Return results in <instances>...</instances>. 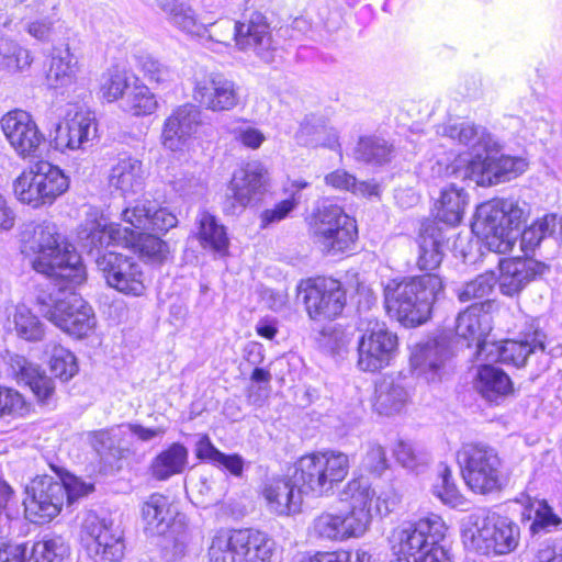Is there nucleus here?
<instances>
[{
  "label": "nucleus",
  "instance_id": "f257e3e1",
  "mask_svg": "<svg viewBox=\"0 0 562 562\" xmlns=\"http://www.w3.org/2000/svg\"><path fill=\"white\" fill-rule=\"evenodd\" d=\"M24 259L53 281L36 299L41 314L65 333L86 337L95 326L92 307L74 289L86 280V269L75 247L48 221L27 223L20 233Z\"/></svg>",
  "mask_w": 562,
  "mask_h": 562
},
{
  "label": "nucleus",
  "instance_id": "f03ea898",
  "mask_svg": "<svg viewBox=\"0 0 562 562\" xmlns=\"http://www.w3.org/2000/svg\"><path fill=\"white\" fill-rule=\"evenodd\" d=\"M493 302L485 300L472 304L459 313L456 319L457 337L467 341V346H476V357L484 361L524 367L528 357L538 351H546L547 335L536 319L526 322L517 338L505 341H487L485 339L488 326L487 311Z\"/></svg>",
  "mask_w": 562,
  "mask_h": 562
},
{
  "label": "nucleus",
  "instance_id": "7ed1b4c3",
  "mask_svg": "<svg viewBox=\"0 0 562 562\" xmlns=\"http://www.w3.org/2000/svg\"><path fill=\"white\" fill-rule=\"evenodd\" d=\"M526 204L520 206L513 199H493L477 206L472 232L480 236L486 247L497 254L512 251L520 237L524 251L535 250L541 241L550 238L547 216L539 218L521 231L527 218Z\"/></svg>",
  "mask_w": 562,
  "mask_h": 562
},
{
  "label": "nucleus",
  "instance_id": "20e7f679",
  "mask_svg": "<svg viewBox=\"0 0 562 562\" xmlns=\"http://www.w3.org/2000/svg\"><path fill=\"white\" fill-rule=\"evenodd\" d=\"M443 292L439 276L392 279L384 284V305L389 314L406 327H416L430 317L435 301Z\"/></svg>",
  "mask_w": 562,
  "mask_h": 562
},
{
  "label": "nucleus",
  "instance_id": "39448f33",
  "mask_svg": "<svg viewBox=\"0 0 562 562\" xmlns=\"http://www.w3.org/2000/svg\"><path fill=\"white\" fill-rule=\"evenodd\" d=\"M464 547L475 553L491 557L514 552L520 540L519 526L490 508L470 514L462 529Z\"/></svg>",
  "mask_w": 562,
  "mask_h": 562
},
{
  "label": "nucleus",
  "instance_id": "423d86ee",
  "mask_svg": "<svg viewBox=\"0 0 562 562\" xmlns=\"http://www.w3.org/2000/svg\"><path fill=\"white\" fill-rule=\"evenodd\" d=\"M93 486L74 475L57 480L50 475L36 476L26 486L23 501L25 515L34 524H44L55 518L66 502L70 507L79 498L92 492Z\"/></svg>",
  "mask_w": 562,
  "mask_h": 562
},
{
  "label": "nucleus",
  "instance_id": "0eeeda50",
  "mask_svg": "<svg viewBox=\"0 0 562 562\" xmlns=\"http://www.w3.org/2000/svg\"><path fill=\"white\" fill-rule=\"evenodd\" d=\"M145 529L153 536H164L162 551L168 561L186 557L194 540L193 530L186 522V516L178 514L168 496L150 494L140 507Z\"/></svg>",
  "mask_w": 562,
  "mask_h": 562
},
{
  "label": "nucleus",
  "instance_id": "6e6552de",
  "mask_svg": "<svg viewBox=\"0 0 562 562\" xmlns=\"http://www.w3.org/2000/svg\"><path fill=\"white\" fill-rule=\"evenodd\" d=\"M210 37L222 44H228L234 38L239 49L252 52L266 64H273L282 58L270 24L260 12H252L238 22L220 20L212 25Z\"/></svg>",
  "mask_w": 562,
  "mask_h": 562
},
{
  "label": "nucleus",
  "instance_id": "1a4fd4ad",
  "mask_svg": "<svg viewBox=\"0 0 562 562\" xmlns=\"http://www.w3.org/2000/svg\"><path fill=\"white\" fill-rule=\"evenodd\" d=\"M277 551L274 539L258 529L220 530L211 539L207 562H276Z\"/></svg>",
  "mask_w": 562,
  "mask_h": 562
},
{
  "label": "nucleus",
  "instance_id": "9d476101",
  "mask_svg": "<svg viewBox=\"0 0 562 562\" xmlns=\"http://www.w3.org/2000/svg\"><path fill=\"white\" fill-rule=\"evenodd\" d=\"M497 151H484L474 158L458 157L446 166V177L470 179L481 187H492L510 181L522 175L528 161L522 157L509 155L495 156Z\"/></svg>",
  "mask_w": 562,
  "mask_h": 562
},
{
  "label": "nucleus",
  "instance_id": "9b49d317",
  "mask_svg": "<svg viewBox=\"0 0 562 562\" xmlns=\"http://www.w3.org/2000/svg\"><path fill=\"white\" fill-rule=\"evenodd\" d=\"M349 458L338 451H326L301 457L295 463L292 477L299 492L322 496L341 482L349 471Z\"/></svg>",
  "mask_w": 562,
  "mask_h": 562
},
{
  "label": "nucleus",
  "instance_id": "f8f14e48",
  "mask_svg": "<svg viewBox=\"0 0 562 562\" xmlns=\"http://www.w3.org/2000/svg\"><path fill=\"white\" fill-rule=\"evenodd\" d=\"M467 485L477 494L503 487L502 460L496 450L484 443H464L457 454Z\"/></svg>",
  "mask_w": 562,
  "mask_h": 562
},
{
  "label": "nucleus",
  "instance_id": "ddd939ff",
  "mask_svg": "<svg viewBox=\"0 0 562 562\" xmlns=\"http://www.w3.org/2000/svg\"><path fill=\"white\" fill-rule=\"evenodd\" d=\"M68 187V178L61 169L46 160H40L15 179L13 191L22 203L40 207L52 204Z\"/></svg>",
  "mask_w": 562,
  "mask_h": 562
},
{
  "label": "nucleus",
  "instance_id": "4468645a",
  "mask_svg": "<svg viewBox=\"0 0 562 562\" xmlns=\"http://www.w3.org/2000/svg\"><path fill=\"white\" fill-rule=\"evenodd\" d=\"M314 240L328 255L344 252L355 244L358 229L355 218L336 204L324 203L312 223Z\"/></svg>",
  "mask_w": 562,
  "mask_h": 562
},
{
  "label": "nucleus",
  "instance_id": "2eb2a0df",
  "mask_svg": "<svg viewBox=\"0 0 562 562\" xmlns=\"http://www.w3.org/2000/svg\"><path fill=\"white\" fill-rule=\"evenodd\" d=\"M359 329L362 334L357 346L358 368L378 372L387 367L396 352L397 336L376 318L362 321Z\"/></svg>",
  "mask_w": 562,
  "mask_h": 562
},
{
  "label": "nucleus",
  "instance_id": "dca6fc26",
  "mask_svg": "<svg viewBox=\"0 0 562 562\" xmlns=\"http://www.w3.org/2000/svg\"><path fill=\"white\" fill-rule=\"evenodd\" d=\"M375 499L374 509L378 515L390 514L398 499L392 492H383L379 495L371 487L369 479L359 476L350 480L340 492V501L349 504L346 514L350 518H361L362 530L366 532L372 520V503Z\"/></svg>",
  "mask_w": 562,
  "mask_h": 562
},
{
  "label": "nucleus",
  "instance_id": "f3484780",
  "mask_svg": "<svg viewBox=\"0 0 562 562\" xmlns=\"http://www.w3.org/2000/svg\"><path fill=\"white\" fill-rule=\"evenodd\" d=\"M81 540L95 562L120 561L124 557L123 531L113 521L88 514L81 527Z\"/></svg>",
  "mask_w": 562,
  "mask_h": 562
},
{
  "label": "nucleus",
  "instance_id": "a211bd4d",
  "mask_svg": "<svg viewBox=\"0 0 562 562\" xmlns=\"http://www.w3.org/2000/svg\"><path fill=\"white\" fill-rule=\"evenodd\" d=\"M95 263L109 286L126 295L140 296L145 293V277L133 257L109 250L95 257Z\"/></svg>",
  "mask_w": 562,
  "mask_h": 562
},
{
  "label": "nucleus",
  "instance_id": "6ab92c4d",
  "mask_svg": "<svg viewBox=\"0 0 562 562\" xmlns=\"http://www.w3.org/2000/svg\"><path fill=\"white\" fill-rule=\"evenodd\" d=\"M303 292V302L313 319L333 318L341 314L346 305V291L341 283L331 278H318L307 281Z\"/></svg>",
  "mask_w": 562,
  "mask_h": 562
},
{
  "label": "nucleus",
  "instance_id": "aec40b11",
  "mask_svg": "<svg viewBox=\"0 0 562 562\" xmlns=\"http://www.w3.org/2000/svg\"><path fill=\"white\" fill-rule=\"evenodd\" d=\"M451 357V341L447 336L420 341L411 351L412 372L427 383L438 382L441 380L446 363Z\"/></svg>",
  "mask_w": 562,
  "mask_h": 562
},
{
  "label": "nucleus",
  "instance_id": "412c9836",
  "mask_svg": "<svg viewBox=\"0 0 562 562\" xmlns=\"http://www.w3.org/2000/svg\"><path fill=\"white\" fill-rule=\"evenodd\" d=\"M0 125L5 139L19 157L36 156L44 135L29 112L10 111L1 117Z\"/></svg>",
  "mask_w": 562,
  "mask_h": 562
},
{
  "label": "nucleus",
  "instance_id": "4be33fe9",
  "mask_svg": "<svg viewBox=\"0 0 562 562\" xmlns=\"http://www.w3.org/2000/svg\"><path fill=\"white\" fill-rule=\"evenodd\" d=\"M199 106L186 103L177 106L164 122L161 143L172 151L181 150L202 124Z\"/></svg>",
  "mask_w": 562,
  "mask_h": 562
},
{
  "label": "nucleus",
  "instance_id": "5701e85b",
  "mask_svg": "<svg viewBox=\"0 0 562 562\" xmlns=\"http://www.w3.org/2000/svg\"><path fill=\"white\" fill-rule=\"evenodd\" d=\"M193 98L201 106L213 112L229 111L239 102L238 89L234 81L221 74L198 80Z\"/></svg>",
  "mask_w": 562,
  "mask_h": 562
},
{
  "label": "nucleus",
  "instance_id": "b1692460",
  "mask_svg": "<svg viewBox=\"0 0 562 562\" xmlns=\"http://www.w3.org/2000/svg\"><path fill=\"white\" fill-rule=\"evenodd\" d=\"M127 429L131 435L135 436L140 441H150L156 437H161L165 434V429L147 428L139 424H124L116 428L100 429L91 435V443L99 456L105 461L113 459L117 462L125 458L127 450L115 446V438L120 434H125L123 429ZM111 463V461H109Z\"/></svg>",
  "mask_w": 562,
  "mask_h": 562
},
{
  "label": "nucleus",
  "instance_id": "393cba45",
  "mask_svg": "<svg viewBox=\"0 0 562 562\" xmlns=\"http://www.w3.org/2000/svg\"><path fill=\"white\" fill-rule=\"evenodd\" d=\"M548 266L532 258H512L499 261V276L497 283L504 295L518 294L532 279L542 276Z\"/></svg>",
  "mask_w": 562,
  "mask_h": 562
},
{
  "label": "nucleus",
  "instance_id": "a878e982",
  "mask_svg": "<svg viewBox=\"0 0 562 562\" xmlns=\"http://www.w3.org/2000/svg\"><path fill=\"white\" fill-rule=\"evenodd\" d=\"M268 187V171L259 161L247 162L235 171L231 180L229 189L235 202L240 207L259 201Z\"/></svg>",
  "mask_w": 562,
  "mask_h": 562
},
{
  "label": "nucleus",
  "instance_id": "bb28decb",
  "mask_svg": "<svg viewBox=\"0 0 562 562\" xmlns=\"http://www.w3.org/2000/svg\"><path fill=\"white\" fill-rule=\"evenodd\" d=\"M360 522L361 518H350L346 513L323 512L313 519L308 533L322 541H345L364 533Z\"/></svg>",
  "mask_w": 562,
  "mask_h": 562
},
{
  "label": "nucleus",
  "instance_id": "cd10ccee",
  "mask_svg": "<svg viewBox=\"0 0 562 562\" xmlns=\"http://www.w3.org/2000/svg\"><path fill=\"white\" fill-rule=\"evenodd\" d=\"M82 247L90 254L95 251V256H102V250L109 246H124L133 243L134 235L128 226H122L117 223H105L103 221L86 222L79 233Z\"/></svg>",
  "mask_w": 562,
  "mask_h": 562
},
{
  "label": "nucleus",
  "instance_id": "c85d7f7f",
  "mask_svg": "<svg viewBox=\"0 0 562 562\" xmlns=\"http://www.w3.org/2000/svg\"><path fill=\"white\" fill-rule=\"evenodd\" d=\"M122 221L133 228L166 233L178 223L177 216L167 207L156 209L149 200L137 201L122 211Z\"/></svg>",
  "mask_w": 562,
  "mask_h": 562
},
{
  "label": "nucleus",
  "instance_id": "c756f323",
  "mask_svg": "<svg viewBox=\"0 0 562 562\" xmlns=\"http://www.w3.org/2000/svg\"><path fill=\"white\" fill-rule=\"evenodd\" d=\"M94 121V116L87 111H77L72 116L68 114L65 122L55 128L52 140L54 147L60 151L83 148L95 134Z\"/></svg>",
  "mask_w": 562,
  "mask_h": 562
},
{
  "label": "nucleus",
  "instance_id": "7c9ffc66",
  "mask_svg": "<svg viewBox=\"0 0 562 562\" xmlns=\"http://www.w3.org/2000/svg\"><path fill=\"white\" fill-rule=\"evenodd\" d=\"M301 494L292 475L268 480L261 491L268 510L277 516H291L299 513L302 503Z\"/></svg>",
  "mask_w": 562,
  "mask_h": 562
},
{
  "label": "nucleus",
  "instance_id": "2f4dec72",
  "mask_svg": "<svg viewBox=\"0 0 562 562\" xmlns=\"http://www.w3.org/2000/svg\"><path fill=\"white\" fill-rule=\"evenodd\" d=\"M447 239V232L440 226V223L432 220L422 223L416 239L418 245L417 266L420 270H435L440 266Z\"/></svg>",
  "mask_w": 562,
  "mask_h": 562
},
{
  "label": "nucleus",
  "instance_id": "473e14b6",
  "mask_svg": "<svg viewBox=\"0 0 562 562\" xmlns=\"http://www.w3.org/2000/svg\"><path fill=\"white\" fill-rule=\"evenodd\" d=\"M9 366L19 384L29 386L42 403L48 402L55 391V384L37 364L30 362L23 356L13 355L9 359Z\"/></svg>",
  "mask_w": 562,
  "mask_h": 562
},
{
  "label": "nucleus",
  "instance_id": "72a5a7b5",
  "mask_svg": "<svg viewBox=\"0 0 562 562\" xmlns=\"http://www.w3.org/2000/svg\"><path fill=\"white\" fill-rule=\"evenodd\" d=\"M443 135L471 148V158L484 151H497L501 146L494 136L483 126L469 122L449 124L443 127Z\"/></svg>",
  "mask_w": 562,
  "mask_h": 562
},
{
  "label": "nucleus",
  "instance_id": "f704fd0d",
  "mask_svg": "<svg viewBox=\"0 0 562 562\" xmlns=\"http://www.w3.org/2000/svg\"><path fill=\"white\" fill-rule=\"evenodd\" d=\"M189 464V450L180 442H173L156 454L149 465L148 474L158 482H165L182 474Z\"/></svg>",
  "mask_w": 562,
  "mask_h": 562
},
{
  "label": "nucleus",
  "instance_id": "c9c22d12",
  "mask_svg": "<svg viewBox=\"0 0 562 562\" xmlns=\"http://www.w3.org/2000/svg\"><path fill=\"white\" fill-rule=\"evenodd\" d=\"M13 502L12 487L5 481L0 480V562H27L25 559L26 548L7 540L11 519L9 510Z\"/></svg>",
  "mask_w": 562,
  "mask_h": 562
},
{
  "label": "nucleus",
  "instance_id": "e433bc0d",
  "mask_svg": "<svg viewBox=\"0 0 562 562\" xmlns=\"http://www.w3.org/2000/svg\"><path fill=\"white\" fill-rule=\"evenodd\" d=\"M475 387L487 402L499 404L513 391V382L507 373L492 364H483L477 370Z\"/></svg>",
  "mask_w": 562,
  "mask_h": 562
},
{
  "label": "nucleus",
  "instance_id": "4c0bfd02",
  "mask_svg": "<svg viewBox=\"0 0 562 562\" xmlns=\"http://www.w3.org/2000/svg\"><path fill=\"white\" fill-rule=\"evenodd\" d=\"M295 140L302 146H323L329 149L339 147L336 130L327 126L322 117L315 115H306L300 123L295 133Z\"/></svg>",
  "mask_w": 562,
  "mask_h": 562
},
{
  "label": "nucleus",
  "instance_id": "58836bf2",
  "mask_svg": "<svg viewBox=\"0 0 562 562\" xmlns=\"http://www.w3.org/2000/svg\"><path fill=\"white\" fill-rule=\"evenodd\" d=\"M468 203L469 194L463 188H458L456 184L443 188L436 204L437 222L449 226L458 225L463 218Z\"/></svg>",
  "mask_w": 562,
  "mask_h": 562
},
{
  "label": "nucleus",
  "instance_id": "ea45409f",
  "mask_svg": "<svg viewBox=\"0 0 562 562\" xmlns=\"http://www.w3.org/2000/svg\"><path fill=\"white\" fill-rule=\"evenodd\" d=\"M143 164L131 156L120 158L112 167L109 177L110 186L123 194L137 192L143 186Z\"/></svg>",
  "mask_w": 562,
  "mask_h": 562
},
{
  "label": "nucleus",
  "instance_id": "a19ab883",
  "mask_svg": "<svg viewBox=\"0 0 562 562\" xmlns=\"http://www.w3.org/2000/svg\"><path fill=\"white\" fill-rule=\"evenodd\" d=\"M393 155V145L376 135L361 136L353 149V158L357 161L372 166L390 162Z\"/></svg>",
  "mask_w": 562,
  "mask_h": 562
},
{
  "label": "nucleus",
  "instance_id": "79ce46f5",
  "mask_svg": "<svg viewBox=\"0 0 562 562\" xmlns=\"http://www.w3.org/2000/svg\"><path fill=\"white\" fill-rule=\"evenodd\" d=\"M198 238L204 248L224 254L228 248V237L224 225L207 211H201L196 217Z\"/></svg>",
  "mask_w": 562,
  "mask_h": 562
},
{
  "label": "nucleus",
  "instance_id": "37998d69",
  "mask_svg": "<svg viewBox=\"0 0 562 562\" xmlns=\"http://www.w3.org/2000/svg\"><path fill=\"white\" fill-rule=\"evenodd\" d=\"M198 459L209 461L217 467H223L235 476H240L244 470V460L238 454H225L211 441L207 435H203L195 443Z\"/></svg>",
  "mask_w": 562,
  "mask_h": 562
},
{
  "label": "nucleus",
  "instance_id": "c03bdc74",
  "mask_svg": "<svg viewBox=\"0 0 562 562\" xmlns=\"http://www.w3.org/2000/svg\"><path fill=\"white\" fill-rule=\"evenodd\" d=\"M128 227L135 238L133 243H127L124 247L133 248L142 258L150 262L161 263L167 259L169 247L166 241L147 233V231H139L132 226Z\"/></svg>",
  "mask_w": 562,
  "mask_h": 562
},
{
  "label": "nucleus",
  "instance_id": "a18cd8bd",
  "mask_svg": "<svg viewBox=\"0 0 562 562\" xmlns=\"http://www.w3.org/2000/svg\"><path fill=\"white\" fill-rule=\"evenodd\" d=\"M408 400L407 391L400 384L383 381L375 389L374 407L380 415L400 413Z\"/></svg>",
  "mask_w": 562,
  "mask_h": 562
},
{
  "label": "nucleus",
  "instance_id": "49530a36",
  "mask_svg": "<svg viewBox=\"0 0 562 562\" xmlns=\"http://www.w3.org/2000/svg\"><path fill=\"white\" fill-rule=\"evenodd\" d=\"M77 72V59L68 48L59 50L52 57L47 71V82L52 88H61L70 85Z\"/></svg>",
  "mask_w": 562,
  "mask_h": 562
},
{
  "label": "nucleus",
  "instance_id": "de8ad7c7",
  "mask_svg": "<svg viewBox=\"0 0 562 562\" xmlns=\"http://www.w3.org/2000/svg\"><path fill=\"white\" fill-rule=\"evenodd\" d=\"M325 183L336 190L351 191L362 196H375L380 188L375 182H358L356 177L344 169H337L325 176Z\"/></svg>",
  "mask_w": 562,
  "mask_h": 562
},
{
  "label": "nucleus",
  "instance_id": "09e8293b",
  "mask_svg": "<svg viewBox=\"0 0 562 562\" xmlns=\"http://www.w3.org/2000/svg\"><path fill=\"white\" fill-rule=\"evenodd\" d=\"M497 284V274L494 271H485L456 290L458 300L468 303L473 300H482L488 296Z\"/></svg>",
  "mask_w": 562,
  "mask_h": 562
},
{
  "label": "nucleus",
  "instance_id": "8fccbe9b",
  "mask_svg": "<svg viewBox=\"0 0 562 562\" xmlns=\"http://www.w3.org/2000/svg\"><path fill=\"white\" fill-rule=\"evenodd\" d=\"M157 108L155 94L145 85L135 86L122 102V109L134 116L150 115Z\"/></svg>",
  "mask_w": 562,
  "mask_h": 562
},
{
  "label": "nucleus",
  "instance_id": "3c124183",
  "mask_svg": "<svg viewBox=\"0 0 562 562\" xmlns=\"http://www.w3.org/2000/svg\"><path fill=\"white\" fill-rule=\"evenodd\" d=\"M26 48L8 38H0V67L11 72L23 71L32 64Z\"/></svg>",
  "mask_w": 562,
  "mask_h": 562
},
{
  "label": "nucleus",
  "instance_id": "603ef678",
  "mask_svg": "<svg viewBox=\"0 0 562 562\" xmlns=\"http://www.w3.org/2000/svg\"><path fill=\"white\" fill-rule=\"evenodd\" d=\"M69 547L61 537L43 539L33 544L27 562H63Z\"/></svg>",
  "mask_w": 562,
  "mask_h": 562
},
{
  "label": "nucleus",
  "instance_id": "864d4df0",
  "mask_svg": "<svg viewBox=\"0 0 562 562\" xmlns=\"http://www.w3.org/2000/svg\"><path fill=\"white\" fill-rule=\"evenodd\" d=\"M16 335L26 341H40L44 337V325L26 306H18L13 315Z\"/></svg>",
  "mask_w": 562,
  "mask_h": 562
},
{
  "label": "nucleus",
  "instance_id": "5fc2aeb1",
  "mask_svg": "<svg viewBox=\"0 0 562 562\" xmlns=\"http://www.w3.org/2000/svg\"><path fill=\"white\" fill-rule=\"evenodd\" d=\"M432 492L443 504L451 507H458L464 503L452 479L451 470L443 463L439 465L438 479L432 486Z\"/></svg>",
  "mask_w": 562,
  "mask_h": 562
},
{
  "label": "nucleus",
  "instance_id": "6e6d98bb",
  "mask_svg": "<svg viewBox=\"0 0 562 562\" xmlns=\"http://www.w3.org/2000/svg\"><path fill=\"white\" fill-rule=\"evenodd\" d=\"M137 68L149 82L162 86L172 80V70L150 54L137 56Z\"/></svg>",
  "mask_w": 562,
  "mask_h": 562
},
{
  "label": "nucleus",
  "instance_id": "4d7b16f0",
  "mask_svg": "<svg viewBox=\"0 0 562 562\" xmlns=\"http://www.w3.org/2000/svg\"><path fill=\"white\" fill-rule=\"evenodd\" d=\"M49 367L52 373L63 381L70 380L78 371L74 353L57 345L52 348Z\"/></svg>",
  "mask_w": 562,
  "mask_h": 562
},
{
  "label": "nucleus",
  "instance_id": "13d9d810",
  "mask_svg": "<svg viewBox=\"0 0 562 562\" xmlns=\"http://www.w3.org/2000/svg\"><path fill=\"white\" fill-rule=\"evenodd\" d=\"M128 87V79L119 68L109 69L102 77L101 93L108 102H113L123 97Z\"/></svg>",
  "mask_w": 562,
  "mask_h": 562
},
{
  "label": "nucleus",
  "instance_id": "bf43d9fd",
  "mask_svg": "<svg viewBox=\"0 0 562 562\" xmlns=\"http://www.w3.org/2000/svg\"><path fill=\"white\" fill-rule=\"evenodd\" d=\"M396 461L408 470H418L428 463V454L417 450L413 443L400 440L393 450Z\"/></svg>",
  "mask_w": 562,
  "mask_h": 562
},
{
  "label": "nucleus",
  "instance_id": "052dcab7",
  "mask_svg": "<svg viewBox=\"0 0 562 562\" xmlns=\"http://www.w3.org/2000/svg\"><path fill=\"white\" fill-rule=\"evenodd\" d=\"M562 524V519L555 515L544 501H538L535 508V519L530 525L531 533L550 532Z\"/></svg>",
  "mask_w": 562,
  "mask_h": 562
},
{
  "label": "nucleus",
  "instance_id": "680f3d73",
  "mask_svg": "<svg viewBox=\"0 0 562 562\" xmlns=\"http://www.w3.org/2000/svg\"><path fill=\"white\" fill-rule=\"evenodd\" d=\"M226 130L234 135V138L244 146L257 149L265 142V135L257 128L247 125L241 121H234L227 124Z\"/></svg>",
  "mask_w": 562,
  "mask_h": 562
},
{
  "label": "nucleus",
  "instance_id": "e2e57ef3",
  "mask_svg": "<svg viewBox=\"0 0 562 562\" xmlns=\"http://www.w3.org/2000/svg\"><path fill=\"white\" fill-rule=\"evenodd\" d=\"M297 206V199L295 192L292 198H288L277 203L272 209H266L260 214V228L265 229L273 224L286 218L288 215Z\"/></svg>",
  "mask_w": 562,
  "mask_h": 562
},
{
  "label": "nucleus",
  "instance_id": "0e129e2a",
  "mask_svg": "<svg viewBox=\"0 0 562 562\" xmlns=\"http://www.w3.org/2000/svg\"><path fill=\"white\" fill-rule=\"evenodd\" d=\"M362 467L370 473L381 475L387 468L384 448L374 442L369 443L362 460Z\"/></svg>",
  "mask_w": 562,
  "mask_h": 562
},
{
  "label": "nucleus",
  "instance_id": "69168bd1",
  "mask_svg": "<svg viewBox=\"0 0 562 562\" xmlns=\"http://www.w3.org/2000/svg\"><path fill=\"white\" fill-rule=\"evenodd\" d=\"M171 22L188 34L199 35L201 32V26L196 23L193 11L183 4L173 7Z\"/></svg>",
  "mask_w": 562,
  "mask_h": 562
},
{
  "label": "nucleus",
  "instance_id": "338daca9",
  "mask_svg": "<svg viewBox=\"0 0 562 562\" xmlns=\"http://www.w3.org/2000/svg\"><path fill=\"white\" fill-rule=\"evenodd\" d=\"M350 289L356 296V303L359 310L369 311L376 304L378 297L373 290L363 280L359 279L358 274L352 276L350 281Z\"/></svg>",
  "mask_w": 562,
  "mask_h": 562
},
{
  "label": "nucleus",
  "instance_id": "774afa93",
  "mask_svg": "<svg viewBox=\"0 0 562 562\" xmlns=\"http://www.w3.org/2000/svg\"><path fill=\"white\" fill-rule=\"evenodd\" d=\"M25 402L22 395L12 389H0V417L22 414Z\"/></svg>",
  "mask_w": 562,
  "mask_h": 562
}]
</instances>
